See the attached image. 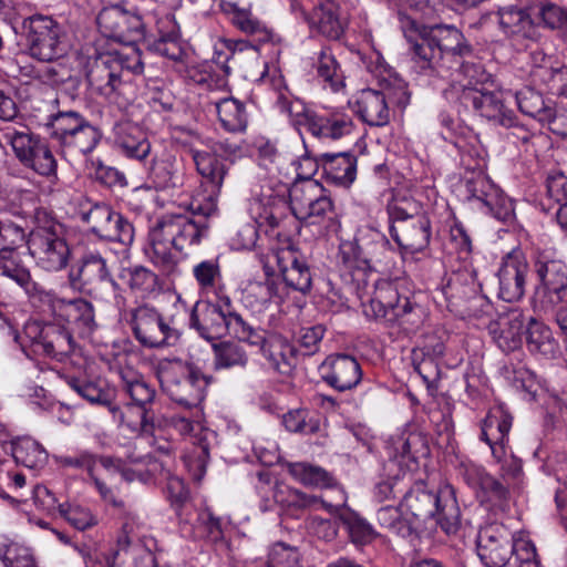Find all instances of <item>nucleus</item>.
Masks as SVG:
<instances>
[{
	"label": "nucleus",
	"instance_id": "nucleus-1",
	"mask_svg": "<svg viewBox=\"0 0 567 567\" xmlns=\"http://www.w3.org/2000/svg\"><path fill=\"white\" fill-rule=\"evenodd\" d=\"M337 262L343 282L357 293L368 319L396 322L409 334L422 327L424 311L412 300L410 290L400 281L372 278V258L363 254L357 240L339 245Z\"/></svg>",
	"mask_w": 567,
	"mask_h": 567
},
{
	"label": "nucleus",
	"instance_id": "nucleus-2",
	"mask_svg": "<svg viewBox=\"0 0 567 567\" xmlns=\"http://www.w3.org/2000/svg\"><path fill=\"white\" fill-rule=\"evenodd\" d=\"M184 214L164 216L150 230L152 260L165 271H173L178 262L173 251L198 246L209 237L210 218L217 214L215 197L193 196Z\"/></svg>",
	"mask_w": 567,
	"mask_h": 567
},
{
	"label": "nucleus",
	"instance_id": "nucleus-3",
	"mask_svg": "<svg viewBox=\"0 0 567 567\" xmlns=\"http://www.w3.org/2000/svg\"><path fill=\"white\" fill-rule=\"evenodd\" d=\"M144 70L141 52L113 51L100 54L89 66L86 80L91 91L120 110H126L136 97L134 74Z\"/></svg>",
	"mask_w": 567,
	"mask_h": 567
},
{
	"label": "nucleus",
	"instance_id": "nucleus-4",
	"mask_svg": "<svg viewBox=\"0 0 567 567\" xmlns=\"http://www.w3.org/2000/svg\"><path fill=\"white\" fill-rule=\"evenodd\" d=\"M130 327L135 340L147 349H163L176 346L182 337L185 306L178 300L165 311H158L151 303H141L120 312Z\"/></svg>",
	"mask_w": 567,
	"mask_h": 567
},
{
	"label": "nucleus",
	"instance_id": "nucleus-5",
	"mask_svg": "<svg viewBox=\"0 0 567 567\" xmlns=\"http://www.w3.org/2000/svg\"><path fill=\"white\" fill-rule=\"evenodd\" d=\"M68 280L73 290L89 296L96 302L111 305L118 312L127 307L125 289L112 276L106 251L86 249L80 258L79 266L69 271Z\"/></svg>",
	"mask_w": 567,
	"mask_h": 567
},
{
	"label": "nucleus",
	"instance_id": "nucleus-6",
	"mask_svg": "<svg viewBox=\"0 0 567 567\" xmlns=\"http://www.w3.org/2000/svg\"><path fill=\"white\" fill-rule=\"evenodd\" d=\"M401 507L416 522H433L445 534H455L461 526V509L455 489L444 484L437 489L427 488L424 482H416L404 495Z\"/></svg>",
	"mask_w": 567,
	"mask_h": 567
},
{
	"label": "nucleus",
	"instance_id": "nucleus-7",
	"mask_svg": "<svg viewBox=\"0 0 567 567\" xmlns=\"http://www.w3.org/2000/svg\"><path fill=\"white\" fill-rule=\"evenodd\" d=\"M422 43L423 47L416 44V64L413 71L419 81L427 85H436L437 81L446 76L447 69L442 64L444 54L466 56L472 53V47L464 34L454 25H430Z\"/></svg>",
	"mask_w": 567,
	"mask_h": 567
},
{
	"label": "nucleus",
	"instance_id": "nucleus-8",
	"mask_svg": "<svg viewBox=\"0 0 567 567\" xmlns=\"http://www.w3.org/2000/svg\"><path fill=\"white\" fill-rule=\"evenodd\" d=\"M386 214L390 236L401 251L414 255L429 247L432 223L421 202L398 193L388 203Z\"/></svg>",
	"mask_w": 567,
	"mask_h": 567
},
{
	"label": "nucleus",
	"instance_id": "nucleus-9",
	"mask_svg": "<svg viewBox=\"0 0 567 567\" xmlns=\"http://www.w3.org/2000/svg\"><path fill=\"white\" fill-rule=\"evenodd\" d=\"M33 228L28 234V251L35 265L49 272L60 271L69 265L71 249L66 228L45 208H35Z\"/></svg>",
	"mask_w": 567,
	"mask_h": 567
},
{
	"label": "nucleus",
	"instance_id": "nucleus-10",
	"mask_svg": "<svg viewBox=\"0 0 567 567\" xmlns=\"http://www.w3.org/2000/svg\"><path fill=\"white\" fill-rule=\"evenodd\" d=\"M155 371L163 391L177 404L192 409L205 399L210 378L182 359H162Z\"/></svg>",
	"mask_w": 567,
	"mask_h": 567
},
{
	"label": "nucleus",
	"instance_id": "nucleus-11",
	"mask_svg": "<svg viewBox=\"0 0 567 567\" xmlns=\"http://www.w3.org/2000/svg\"><path fill=\"white\" fill-rule=\"evenodd\" d=\"M45 127L64 155H87L102 138L101 130L76 111H59L49 115Z\"/></svg>",
	"mask_w": 567,
	"mask_h": 567
},
{
	"label": "nucleus",
	"instance_id": "nucleus-12",
	"mask_svg": "<svg viewBox=\"0 0 567 567\" xmlns=\"http://www.w3.org/2000/svg\"><path fill=\"white\" fill-rule=\"evenodd\" d=\"M31 58L52 63L66 55L69 45L63 27L50 16L33 14L23 21Z\"/></svg>",
	"mask_w": 567,
	"mask_h": 567
},
{
	"label": "nucleus",
	"instance_id": "nucleus-13",
	"mask_svg": "<svg viewBox=\"0 0 567 567\" xmlns=\"http://www.w3.org/2000/svg\"><path fill=\"white\" fill-rule=\"evenodd\" d=\"M25 351L30 348L38 355L62 361L70 355L75 347L73 337L68 330L59 327L52 319L50 322L30 320L25 322L19 339L14 340Z\"/></svg>",
	"mask_w": 567,
	"mask_h": 567
},
{
	"label": "nucleus",
	"instance_id": "nucleus-14",
	"mask_svg": "<svg viewBox=\"0 0 567 567\" xmlns=\"http://www.w3.org/2000/svg\"><path fill=\"white\" fill-rule=\"evenodd\" d=\"M19 162L43 177L56 176L58 162L48 141L29 127L9 128L3 134Z\"/></svg>",
	"mask_w": 567,
	"mask_h": 567
},
{
	"label": "nucleus",
	"instance_id": "nucleus-15",
	"mask_svg": "<svg viewBox=\"0 0 567 567\" xmlns=\"http://www.w3.org/2000/svg\"><path fill=\"white\" fill-rule=\"evenodd\" d=\"M538 280L534 289V308L544 312L554 311L563 302L567 301V272L560 260L546 259L539 255L534 264Z\"/></svg>",
	"mask_w": 567,
	"mask_h": 567
},
{
	"label": "nucleus",
	"instance_id": "nucleus-16",
	"mask_svg": "<svg viewBox=\"0 0 567 567\" xmlns=\"http://www.w3.org/2000/svg\"><path fill=\"white\" fill-rule=\"evenodd\" d=\"M409 93L404 82L399 81L396 87L386 85L382 91L365 89L359 92L354 102V112L369 126L382 127L390 122L388 100L398 105L409 102Z\"/></svg>",
	"mask_w": 567,
	"mask_h": 567
},
{
	"label": "nucleus",
	"instance_id": "nucleus-17",
	"mask_svg": "<svg viewBox=\"0 0 567 567\" xmlns=\"http://www.w3.org/2000/svg\"><path fill=\"white\" fill-rule=\"evenodd\" d=\"M189 327L200 338L207 341H216L229 334L238 341H258L252 334L241 327H235L228 318L213 307L210 300H199L193 306L189 313Z\"/></svg>",
	"mask_w": 567,
	"mask_h": 567
},
{
	"label": "nucleus",
	"instance_id": "nucleus-18",
	"mask_svg": "<svg viewBox=\"0 0 567 567\" xmlns=\"http://www.w3.org/2000/svg\"><path fill=\"white\" fill-rule=\"evenodd\" d=\"M100 31L110 39L133 43L144 37V22L135 8L116 3L103 8L96 18Z\"/></svg>",
	"mask_w": 567,
	"mask_h": 567
},
{
	"label": "nucleus",
	"instance_id": "nucleus-19",
	"mask_svg": "<svg viewBox=\"0 0 567 567\" xmlns=\"http://www.w3.org/2000/svg\"><path fill=\"white\" fill-rule=\"evenodd\" d=\"M92 234L99 238L110 241H117L124 246L132 245L134 240V226L122 214L112 209L105 203H95L82 214Z\"/></svg>",
	"mask_w": 567,
	"mask_h": 567
},
{
	"label": "nucleus",
	"instance_id": "nucleus-20",
	"mask_svg": "<svg viewBox=\"0 0 567 567\" xmlns=\"http://www.w3.org/2000/svg\"><path fill=\"white\" fill-rule=\"evenodd\" d=\"M460 102L466 107L472 109L482 117L504 126L514 127L515 115L509 110L503 99L501 91H487L484 87L464 86L460 94Z\"/></svg>",
	"mask_w": 567,
	"mask_h": 567
},
{
	"label": "nucleus",
	"instance_id": "nucleus-21",
	"mask_svg": "<svg viewBox=\"0 0 567 567\" xmlns=\"http://www.w3.org/2000/svg\"><path fill=\"white\" fill-rule=\"evenodd\" d=\"M321 381L337 392L355 389L362 380L359 361L349 354L328 355L318 367Z\"/></svg>",
	"mask_w": 567,
	"mask_h": 567
},
{
	"label": "nucleus",
	"instance_id": "nucleus-22",
	"mask_svg": "<svg viewBox=\"0 0 567 567\" xmlns=\"http://www.w3.org/2000/svg\"><path fill=\"white\" fill-rule=\"evenodd\" d=\"M477 556L485 567H505L511 558V534L499 523L482 526L476 537Z\"/></svg>",
	"mask_w": 567,
	"mask_h": 567
},
{
	"label": "nucleus",
	"instance_id": "nucleus-23",
	"mask_svg": "<svg viewBox=\"0 0 567 567\" xmlns=\"http://www.w3.org/2000/svg\"><path fill=\"white\" fill-rule=\"evenodd\" d=\"M301 122V130L319 138L339 140L353 130L352 117L336 109H308Z\"/></svg>",
	"mask_w": 567,
	"mask_h": 567
},
{
	"label": "nucleus",
	"instance_id": "nucleus-24",
	"mask_svg": "<svg viewBox=\"0 0 567 567\" xmlns=\"http://www.w3.org/2000/svg\"><path fill=\"white\" fill-rule=\"evenodd\" d=\"M497 11L503 32L517 50H526L532 42V0H517Z\"/></svg>",
	"mask_w": 567,
	"mask_h": 567
},
{
	"label": "nucleus",
	"instance_id": "nucleus-25",
	"mask_svg": "<svg viewBox=\"0 0 567 567\" xmlns=\"http://www.w3.org/2000/svg\"><path fill=\"white\" fill-rule=\"evenodd\" d=\"M276 257L286 286L302 295L310 292L313 272L307 256L298 247L288 245L280 248Z\"/></svg>",
	"mask_w": 567,
	"mask_h": 567
},
{
	"label": "nucleus",
	"instance_id": "nucleus-26",
	"mask_svg": "<svg viewBox=\"0 0 567 567\" xmlns=\"http://www.w3.org/2000/svg\"><path fill=\"white\" fill-rule=\"evenodd\" d=\"M53 320L59 327L68 330L70 337H73L74 333L87 337L97 327L92 302L82 297L63 298Z\"/></svg>",
	"mask_w": 567,
	"mask_h": 567
},
{
	"label": "nucleus",
	"instance_id": "nucleus-27",
	"mask_svg": "<svg viewBox=\"0 0 567 567\" xmlns=\"http://www.w3.org/2000/svg\"><path fill=\"white\" fill-rule=\"evenodd\" d=\"M458 474L475 493L482 503L502 506L507 499L508 489L497 478L488 474L485 468L473 462H461Z\"/></svg>",
	"mask_w": 567,
	"mask_h": 567
},
{
	"label": "nucleus",
	"instance_id": "nucleus-28",
	"mask_svg": "<svg viewBox=\"0 0 567 567\" xmlns=\"http://www.w3.org/2000/svg\"><path fill=\"white\" fill-rule=\"evenodd\" d=\"M528 272V262L519 251L508 254L497 274L499 298L506 302L519 300L524 295L525 280Z\"/></svg>",
	"mask_w": 567,
	"mask_h": 567
},
{
	"label": "nucleus",
	"instance_id": "nucleus-29",
	"mask_svg": "<svg viewBox=\"0 0 567 567\" xmlns=\"http://www.w3.org/2000/svg\"><path fill=\"white\" fill-rule=\"evenodd\" d=\"M258 341H245L249 346L258 347L269 364L281 374H289L296 365L297 349L280 336L266 337L262 329L255 327Z\"/></svg>",
	"mask_w": 567,
	"mask_h": 567
},
{
	"label": "nucleus",
	"instance_id": "nucleus-30",
	"mask_svg": "<svg viewBox=\"0 0 567 567\" xmlns=\"http://www.w3.org/2000/svg\"><path fill=\"white\" fill-rule=\"evenodd\" d=\"M114 146L126 157L144 161L151 154V142L144 130L132 121L116 122L112 130Z\"/></svg>",
	"mask_w": 567,
	"mask_h": 567
},
{
	"label": "nucleus",
	"instance_id": "nucleus-31",
	"mask_svg": "<svg viewBox=\"0 0 567 567\" xmlns=\"http://www.w3.org/2000/svg\"><path fill=\"white\" fill-rule=\"evenodd\" d=\"M265 280L249 281L241 291L244 306L256 312L266 310L271 302L279 303L284 300L280 285L270 268L265 267Z\"/></svg>",
	"mask_w": 567,
	"mask_h": 567
},
{
	"label": "nucleus",
	"instance_id": "nucleus-32",
	"mask_svg": "<svg viewBox=\"0 0 567 567\" xmlns=\"http://www.w3.org/2000/svg\"><path fill=\"white\" fill-rule=\"evenodd\" d=\"M190 153L197 173L210 188L208 194H197L196 196H214L215 203L217 204V197L220 194L224 181L228 174V166L215 153L198 150H192Z\"/></svg>",
	"mask_w": 567,
	"mask_h": 567
},
{
	"label": "nucleus",
	"instance_id": "nucleus-33",
	"mask_svg": "<svg viewBox=\"0 0 567 567\" xmlns=\"http://www.w3.org/2000/svg\"><path fill=\"white\" fill-rule=\"evenodd\" d=\"M311 32L328 40L337 41L344 34L346 23L339 14V6L334 0H321L311 11L308 23Z\"/></svg>",
	"mask_w": 567,
	"mask_h": 567
},
{
	"label": "nucleus",
	"instance_id": "nucleus-34",
	"mask_svg": "<svg viewBox=\"0 0 567 567\" xmlns=\"http://www.w3.org/2000/svg\"><path fill=\"white\" fill-rule=\"evenodd\" d=\"M121 390L128 399L127 404L140 406L144 413L153 409L156 389L146 381L143 374L132 367H122L118 371Z\"/></svg>",
	"mask_w": 567,
	"mask_h": 567
},
{
	"label": "nucleus",
	"instance_id": "nucleus-35",
	"mask_svg": "<svg viewBox=\"0 0 567 567\" xmlns=\"http://www.w3.org/2000/svg\"><path fill=\"white\" fill-rule=\"evenodd\" d=\"M512 427V416L501 409L491 410L481 422L480 439L492 451L493 456L501 461L504 451V441Z\"/></svg>",
	"mask_w": 567,
	"mask_h": 567
},
{
	"label": "nucleus",
	"instance_id": "nucleus-36",
	"mask_svg": "<svg viewBox=\"0 0 567 567\" xmlns=\"http://www.w3.org/2000/svg\"><path fill=\"white\" fill-rule=\"evenodd\" d=\"M320 163L323 175L334 185L349 187L357 176V157L350 152L322 153Z\"/></svg>",
	"mask_w": 567,
	"mask_h": 567
},
{
	"label": "nucleus",
	"instance_id": "nucleus-37",
	"mask_svg": "<svg viewBox=\"0 0 567 567\" xmlns=\"http://www.w3.org/2000/svg\"><path fill=\"white\" fill-rule=\"evenodd\" d=\"M148 178L157 190L175 189L184 184L183 165L171 154H162L152 159Z\"/></svg>",
	"mask_w": 567,
	"mask_h": 567
},
{
	"label": "nucleus",
	"instance_id": "nucleus-38",
	"mask_svg": "<svg viewBox=\"0 0 567 567\" xmlns=\"http://www.w3.org/2000/svg\"><path fill=\"white\" fill-rule=\"evenodd\" d=\"M312 69L316 72V79L323 89L339 92L344 87V72L330 47H322L318 52H315Z\"/></svg>",
	"mask_w": 567,
	"mask_h": 567
},
{
	"label": "nucleus",
	"instance_id": "nucleus-39",
	"mask_svg": "<svg viewBox=\"0 0 567 567\" xmlns=\"http://www.w3.org/2000/svg\"><path fill=\"white\" fill-rule=\"evenodd\" d=\"M158 35L147 41V48L169 60L179 61L184 55L181 33L174 18L166 16L157 22Z\"/></svg>",
	"mask_w": 567,
	"mask_h": 567
},
{
	"label": "nucleus",
	"instance_id": "nucleus-40",
	"mask_svg": "<svg viewBox=\"0 0 567 567\" xmlns=\"http://www.w3.org/2000/svg\"><path fill=\"white\" fill-rule=\"evenodd\" d=\"M110 412L118 421L121 426L126 427L136 436H153L155 431V413L147 409L146 413L140 406L124 403L121 408L113 404Z\"/></svg>",
	"mask_w": 567,
	"mask_h": 567
},
{
	"label": "nucleus",
	"instance_id": "nucleus-41",
	"mask_svg": "<svg viewBox=\"0 0 567 567\" xmlns=\"http://www.w3.org/2000/svg\"><path fill=\"white\" fill-rule=\"evenodd\" d=\"M118 278L137 298L148 299L161 291L158 276L142 265L122 267L118 271Z\"/></svg>",
	"mask_w": 567,
	"mask_h": 567
},
{
	"label": "nucleus",
	"instance_id": "nucleus-42",
	"mask_svg": "<svg viewBox=\"0 0 567 567\" xmlns=\"http://www.w3.org/2000/svg\"><path fill=\"white\" fill-rule=\"evenodd\" d=\"M442 292L450 310L456 313L470 299L478 293V284L472 274H455L443 287Z\"/></svg>",
	"mask_w": 567,
	"mask_h": 567
},
{
	"label": "nucleus",
	"instance_id": "nucleus-43",
	"mask_svg": "<svg viewBox=\"0 0 567 567\" xmlns=\"http://www.w3.org/2000/svg\"><path fill=\"white\" fill-rule=\"evenodd\" d=\"M218 121L229 133H244L248 126V112L244 102L225 97L216 103Z\"/></svg>",
	"mask_w": 567,
	"mask_h": 567
},
{
	"label": "nucleus",
	"instance_id": "nucleus-44",
	"mask_svg": "<svg viewBox=\"0 0 567 567\" xmlns=\"http://www.w3.org/2000/svg\"><path fill=\"white\" fill-rule=\"evenodd\" d=\"M68 384L74 392L91 404L105 406L109 411L114 404V390H112L105 381L70 378Z\"/></svg>",
	"mask_w": 567,
	"mask_h": 567
},
{
	"label": "nucleus",
	"instance_id": "nucleus-45",
	"mask_svg": "<svg viewBox=\"0 0 567 567\" xmlns=\"http://www.w3.org/2000/svg\"><path fill=\"white\" fill-rule=\"evenodd\" d=\"M538 384L540 386V393L537 394L534 392V400L537 399L542 401V410L544 412L543 426L545 432L548 433L559 427L560 424L565 422L567 419V405L561 403L554 390H549L546 381H544V384L538 381Z\"/></svg>",
	"mask_w": 567,
	"mask_h": 567
},
{
	"label": "nucleus",
	"instance_id": "nucleus-46",
	"mask_svg": "<svg viewBox=\"0 0 567 567\" xmlns=\"http://www.w3.org/2000/svg\"><path fill=\"white\" fill-rule=\"evenodd\" d=\"M167 497L171 502L181 525H192V516L195 513V506L189 499V494L185 487L184 482L176 477L171 476L167 472Z\"/></svg>",
	"mask_w": 567,
	"mask_h": 567
},
{
	"label": "nucleus",
	"instance_id": "nucleus-47",
	"mask_svg": "<svg viewBox=\"0 0 567 567\" xmlns=\"http://www.w3.org/2000/svg\"><path fill=\"white\" fill-rule=\"evenodd\" d=\"M11 455L17 464L28 468H40L47 464L45 449L31 437H20L10 444Z\"/></svg>",
	"mask_w": 567,
	"mask_h": 567
},
{
	"label": "nucleus",
	"instance_id": "nucleus-48",
	"mask_svg": "<svg viewBox=\"0 0 567 567\" xmlns=\"http://www.w3.org/2000/svg\"><path fill=\"white\" fill-rule=\"evenodd\" d=\"M401 508V506H383L377 512V520L380 527L389 533L413 540L416 538V528L411 519L403 517Z\"/></svg>",
	"mask_w": 567,
	"mask_h": 567
},
{
	"label": "nucleus",
	"instance_id": "nucleus-49",
	"mask_svg": "<svg viewBox=\"0 0 567 567\" xmlns=\"http://www.w3.org/2000/svg\"><path fill=\"white\" fill-rule=\"evenodd\" d=\"M288 472L296 481L309 487L330 488L337 483L331 473L309 463H291L288 466Z\"/></svg>",
	"mask_w": 567,
	"mask_h": 567
},
{
	"label": "nucleus",
	"instance_id": "nucleus-50",
	"mask_svg": "<svg viewBox=\"0 0 567 567\" xmlns=\"http://www.w3.org/2000/svg\"><path fill=\"white\" fill-rule=\"evenodd\" d=\"M22 289L34 309L49 315L52 319L54 318L63 298L59 297L54 290L47 289L41 284L34 281L33 278L23 285Z\"/></svg>",
	"mask_w": 567,
	"mask_h": 567
},
{
	"label": "nucleus",
	"instance_id": "nucleus-51",
	"mask_svg": "<svg viewBox=\"0 0 567 567\" xmlns=\"http://www.w3.org/2000/svg\"><path fill=\"white\" fill-rule=\"evenodd\" d=\"M338 518L347 529L350 540L354 545H367L377 537V532L364 518L350 509H340L337 507Z\"/></svg>",
	"mask_w": 567,
	"mask_h": 567
},
{
	"label": "nucleus",
	"instance_id": "nucleus-52",
	"mask_svg": "<svg viewBox=\"0 0 567 567\" xmlns=\"http://www.w3.org/2000/svg\"><path fill=\"white\" fill-rule=\"evenodd\" d=\"M214 367L217 370L245 368L248 354L244 347L235 341H220L213 343Z\"/></svg>",
	"mask_w": 567,
	"mask_h": 567
},
{
	"label": "nucleus",
	"instance_id": "nucleus-53",
	"mask_svg": "<svg viewBox=\"0 0 567 567\" xmlns=\"http://www.w3.org/2000/svg\"><path fill=\"white\" fill-rule=\"evenodd\" d=\"M229 16L234 27L251 37L256 42L266 43L271 41L272 30L255 17L250 10L241 8Z\"/></svg>",
	"mask_w": 567,
	"mask_h": 567
},
{
	"label": "nucleus",
	"instance_id": "nucleus-54",
	"mask_svg": "<svg viewBox=\"0 0 567 567\" xmlns=\"http://www.w3.org/2000/svg\"><path fill=\"white\" fill-rule=\"evenodd\" d=\"M466 198L476 204L478 209L495 199L497 186L482 172L472 173L464 182Z\"/></svg>",
	"mask_w": 567,
	"mask_h": 567
},
{
	"label": "nucleus",
	"instance_id": "nucleus-55",
	"mask_svg": "<svg viewBox=\"0 0 567 567\" xmlns=\"http://www.w3.org/2000/svg\"><path fill=\"white\" fill-rule=\"evenodd\" d=\"M193 537L217 544L224 540L223 520L210 508L206 507L197 513L196 523L192 527Z\"/></svg>",
	"mask_w": 567,
	"mask_h": 567
},
{
	"label": "nucleus",
	"instance_id": "nucleus-56",
	"mask_svg": "<svg viewBox=\"0 0 567 567\" xmlns=\"http://www.w3.org/2000/svg\"><path fill=\"white\" fill-rule=\"evenodd\" d=\"M0 276L11 279L21 288L32 278L19 252L11 249H0Z\"/></svg>",
	"mask_w": 567,
	"mask_h": 567
},
{
	"label": "nucleus",
	"instance_id": "nucleus-57",
	"mask_svg": "<svg viewBox=\"0 0 567 567\" xmlns=\"http://www.w3.org/2000/svg\"><path fill=\"white\" fill-rule=\"evenodd\" d=\"M411 360L414 370L426 383V386H436L441 379V369L439 361L431 354L430 348L425 346L423 348L413 349Z\"/></svg>",
	"mask_w": 567,
	"mask_h": 567
},
{
	"label": "nucleus",
	"instance_id": "nucleus-58",
	"mask_svg": "<svg viewBox=\"0 0 567 567\" xmlns=\"http://www.w3.org/2000/svg\"><path fill=\"white\" fill-rule=\"evenodd\" d=\"M185 79L196 85L206 87L208 90H216L225 86V75L214 69L209 62H202L186 68Z\"/></svg>",
	"mask_w": 567,
	"mask_h": 567
},
{
	"label": "nucleus",
	"instance_id": "nucleus-59",
	"mask_svg": "<svg viewBox=\"0 0 567 567\" xmlns=\"http://www.w3.org/2000/svg\"><path fill=\"white\" fill-rule=\"evenodd\" d=\"M193 277L200 291H215L223 279L218 258L205 259L193 266Z\"/></svg>",
	"mask_w": 567,
	"mask_h": 567
},
{
	"label": "nucleus",
	"instance_id": "nucleus-60",
	"mask_svg": "<svg viewBox=\"0 0 567 567\" xmlns=\"http://www.w3.org/2000/svg\"><path fill=\"white\" fill-rule=\"evenodd\" d=\"M323 186L318 181H295L288 189L289 203L292 207V215L305 216L306 204L310 200Z\"/></svg>",
	"mask_w": 567,
	"mask_h": 567
},
{
	"label": "nucleus",
	"instance_id": "nucleus-61",
	"mask_svg": "<svg viewBox=\"0 0 567 567\" xmlns=\"http://www.w3.org/2000/svg\"><path fill=\"white\" fill-rule=\"evenodd\" d=\"M54 461L60 468L85 471L89 477L95 474L97 464V454L89 450H76L71 454L55 455Z\"/></svg>",
	"mask_w": 567,
	"mask_h": 567
},
{
	"label": "nucleus",
	"instance_id": "nucleus-62",
	"mask_svg": "<svg viewBox=\"0 0 567 567\" xmlns=\"http://www.w3.org/2000/svg\"><path fill=\"white\" fill-rule=\"evenodd\" d=\"M292 207L284 195L270 196L261 215L265 223L271 228H279L291 219Z\"/></svg>",
	"mask_w": 567,
	"mask_h": 567
},
{
	"label": "nucleus",
	"instance_id": "nucleus-63",
	"mask_svg": "<svg viewBox=\"0 0 567 567\" xmlns=\"http://www.w3.org/2000/svg\"><path fill=\"white\" fill-rule=\"evenodd\" d=\"M0 560L4 567H37L30 548L14 542L0 544Z\"/></svg>",
	"mask_w": 567,
	"mask_h": 567
},
{
	"label": "nucleus",
	"instance_id": "nucleus-64",
	"mask_svg": "<svg viewBox=\"0 0 567 567\" xmlns=\"http://www.w3.org/2000/svg\"><path fill=\"white\" fill-rule=\"evenodd\" d=\"M310 224L321 223L327 220L326 230L328 234H337L340 230V221L337 219L334 213L333 202L327 192L324 196L312 207L309 219H303Z\"/></svg>",
	"mask_w": 567,
	"mask_h": 567
}]
</instances>
